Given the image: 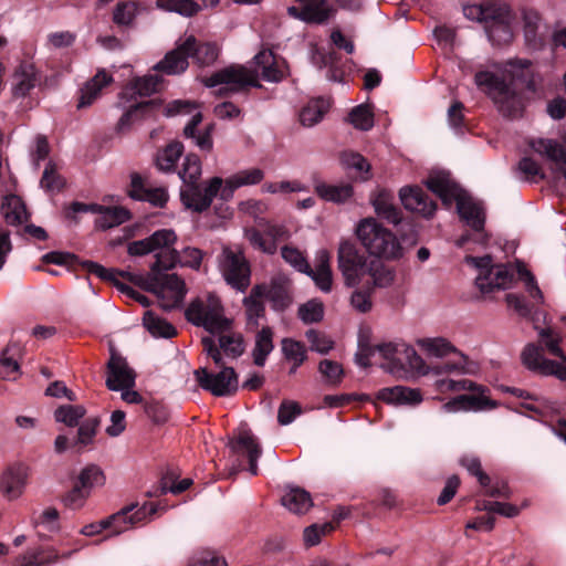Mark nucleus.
<instances>
[{"label": "nucleus", "mask_w": 566, "mask_h": 566, "mask_svg": "<svg viewBox=\"0 0 566 566\" xmlns=\"http://www.w3.org/2000/svg\"><path fill=\"white\" fill-rule=\"evenodd\" d=\"M254 70L242 65L226 67L205 78V85L208 87L226 85V90L239 92L248 85L258 86L259 75L268 82H280L285 76V62L277 59L270 50L259 52L254 56Z\"/></svg>", "instance_id": "f257e3e1"}, {"label": "nucleus", "mask_w": 566, "mask_h": 566, "mask_svg": "<svg viewBox=\"0 0 566 566\" xmlns=\"http://www.w3.org/2000/svg\"><path fill=\"white\" fill-rule=\"evenodd\" d=\"M427 187L446 206H450L454 201L460 218L476 232L475 241L480 244L486 243L488 235L484 233L485 210L481 202L470 197L444 171L432 172L427 180Z\"/></svg>", "instance_id": "f03ea898"}, {"label": "nucleus", "mask_w": 566, "mask_h": 566, "mask_svg": "<svg viewBox=\"0 0 566 566\" xmlns=\"http://www.w3.org/2000/svg\"><path fill=\"white\" fill-rule=\"evenodd\" d=\"M202 345L207 355L213 360L220 370L218 373H213L207 367L198 368L193 373L196 381L203 390L209 391L217 397H224L234 394L239 386L235 370L232 367L227 366V361L223 359L221 352L216 346V342L212 337H203Z\"/></svg>", "instance_id": "7ed1b4c3"}, {"label": "nucleus", "mask_w": 566, "mask_h": 566, "mask_svg": "<svg viewBox=\"0 0 566 566\" xmlns=\"http://www.w3.org/2000/svg\"><path fill=\"white\" fill-rule=\"evenodd\" d=\"M355 232L369 255L384 260L402 258L403 248L397 235L375 218L361 219L357 223Z\"/></svg>", "instance_id": "20e7f679"}, {"label": "nucleus", "mask_w": 566, "mask_h": 566, "mask_svg": "<svg viewBox=\"0 0 566 566\" xmlns=\"http://www.w3.org/2000/svg\"><path fill=\"white\" fill-rule=\"evenodd\" d=\"M176 241L177 235L172 230L160 229L148 238L128 243L127 252L133 256L155 253L156 261L151 265V272L167 271L177 262V251L174 249Z\"/></svg>", "instance_id": "39448f33"}, {"label": "nucleus", "mask_w": 566, "mask_h": 566, "mask_svg": "<svg viewBox=\"0 0 566 566\" xmlns=\"http://www.w3.org/2000/svg\"><path fill=\"white\" fill-rule=\"evenodd\" d=\"M186 317L211 334L227 332L231 324L224 316L221 301L212 294L192 301L186 311Z\"/></svg>", "instance_id": "423d86ee"}, {"label": "nucleus", "mask_w": 566, "mask_h": 566, "mask_svg": "<svg viewBox=\"0 0 566 566\" xmlns=\"http://www.w3.org/2000/svg\"><path fill=\"white\" fill-rule=\"evenodd\" d=\"M374 350L385 360L380 367L396 377L403 376L408 368L420 367L422 363L415 348L402 340L379 344Z\"/></svg>", "instance_id": "0eeeda50"}, {"label": "nucleus", "mask_w": 566, "mask_h": 566, "mask_svg": "<svg viewBox=\"0 0 566 566\" xmlns=\"http://www.w3.org/2000/svg\"><path fill=\"white\" fill-rule=\"evenodd\" d=\"M465 262L478 270L475 284L482 293L506 290L513 283V272L504 264H493L490 255L465 256Z\"/></svg>", "instance_id": "6e6552de"}, {"label": "nucleus", "mask_w": 566, "mask_h": 566, "mask_svg": "<svg viewBox=\"0 0 566 566\" xmlns=\"http://www.w3.org/2000/svg\"><path fill=\"white\" fill-rule=\"evenodd\" d=\"M475 84L494 101L503 115L514 116L520 112L521 98L504 80L491 72L481 71L475 74Z\"/></svg>", "instance_id": "1a4fd4ad"}, {"label": "nucleus", "mask_w": 566, "mask_h": 566, "mask_svg": "<svg viewBox=\"0 0 566 566\" xmlns=\"http://www.w3.org/2000/svg\"><path fill=\"white\" fill-rule=\"evenodd\" d=\"M440 392L448 391H472V395H460L442 406L446 412L479 409L486 401L483 396L484 388L469 379H439L436 382Z\"/></svg>", "instance_id": "9d476101"}, {"label": "nucleus", "mask_w": 566, "mask_h": 566, "mask_svg": "<svg viewBox=\"0 0 566 566\" xmlns=\"http://www.w3.org/2000/svg\"><path fill=\"white\" fill-rule=\"evenodd\" d=\"M338 269L348 286H356L365 282L370 272L371 260L361 253L352 241H342L337 252Z\"/></svg>", "instance_id": "9b49d317"}, {"label": "nucleus", "mask_w": 566, "mask_h": 566, "mask_svg": "<svg viewBox=\"0 0 566 566\" xmlns=\"http://www.w3.org/2000/svg\"><path fill=\"white\" fill-rule=\"evenodd\" d=\"M218 268L231 287L240 292H244L249 287L251 268L241 250L223 248L218 256Z\"/></svg>", "instance_id": "f8f14e48"}, {"label": "nucleus", "mask_w": 566, "mask_h": 566, "mask_svg": "<svg viewBox=\"0 0 566 566\" xmlns=\"http://www.w3.org/2000/svg\"><path fill=\"white\" fill-rule=\"evenodd\" d=\"M92 212L97 214L95 227L99 230H107L126 222L130 218V213L123 207H105L97 203L73 202L66 211V218L76 220V213Z\"/></svg>", "instance_id": "ddd939ff"}, {"label": "nucleus", "mask_w": 566, "mask_h": 566, "mask_svg": "<svg viewBox=\"0 0 566 566\" xmlns=\"http://www.w3.org/2000/svg\"><path fill=\"white\" fill-rule=\"evenodd\" d=\"M158 507L159 506L153 502L145 503L142 506L130 504L107 518H104V523L106 528L112 530L113 535H118L133 528L135 525L149 521L150 517L156 514Z\"/></svg>", "instance_id": "4468645a"}, {"label": "nucleus", "mask_w": 566, "mask_h": 566, "mask_svg": "<svg viewBox=\"0 0 566 566\" xmlns=\"http://www.w3.org/2000/svg\"><path fill=\"white\" fill-rule=\"evenodd\" d=\"M155 275L154 291L161 302V307L171 310L180 305L186 295V285L176 274H163L161 271L153 272Z\"/></svg>", "instance_id": "2eb2a0df"}, {"label": "nucleus", "mask_w": 566, "mask_h": 566, "mask_svg": "<svg viewBox=\"0 0 566 566\" xmlns=\"http://www.w3.org/2000/svg\"><path fill=\"white\" fill-rule=\"evenodd\" d=\"M522 363L526 368L544 376H555L566 381V366L563 363L551 360L544 357L542 347L535 344H527L521 355Z\"/></svg>", "instance_id": "dca6fc26"}, {"label": "nucleus", "mask_w": 566, "mask_h": 566, "mask_svg": "<svg viewBox=\"0 0 566 566\" xmlns=\"http://www.w3.org/2000/svg\"><path fill=\"white\" fill-rule=\"evenodd\" d=\"M492 14L488 15L484 24L489 40L495 45H502L511 42L513 38V15L510 8L505 4H496Z\"/></svg>", "instance_id": "f3484780"}, {"label": "nucleus", "mask_w": 566, "mask_h": 566, "mask_svg": "<svg viewBox=\"0 0 566 566\" xmlns=\"http://www.w3.org/2000/svg\"><path fill=\"white\" fill-rule=\"evenodd\" d=\"M223 180L220 177H213L205 188L195 184L188 185L181 190V199L185 206L193 211L201 212L208 209L213 198L222 190Z\"/></svg>", "instance_id": "a211bd4d"}, {"label": "nucleus", "mask_w": 566, "mask_h": 566, "mask_svg": "<svg viewBox=\"0 0 566 566\" xmlns=\"http://www.w3.org/2000/svg\"><path fill=\"white\" fill-rule=\"evenodd\" d=\"M30 473L31 469L25 463L13 462L9 464L0 476V490L3 495L9 500L19 499L28 485Z\"/></svg>", "instance_id": "6ab92c4d"}, {"label": "nucleus", "mask_w": 566, "mask_h": 566, "mask_svg": "<svg viewBox=\"0 0 566 566\" xmlns=\"http://www.w3.org/2000/svg\"><path fill=\"white\" fill-rule=\"evenodd\" d=\"M135 378V371L128 366L126 359L117 353L112 352L107 363V388L113 391L133 388Z\"/></svg>", "instance_id": "aec40b11"}, {"label": "nucleus", "mask_w": 566, "mask_h": 566, "mask_svg": "<svg viewBox=\"0 0 566 566\" xmlns=\"http://www.w3.org/2000/svg\"><path fill=\"white\" fill-rule=\"evenodd\" d=\"M297 6L289 7L291 17L306 23L323 24L331 15V8L325 0H296Z\"/></svg>", "instance_id": "412c9836"}, {"label": "nucleus", "mask_w": 566, "mask_h": 566, "mask_svg": "<svg viewBox=\"0 0 566 566\" xmlns=\"http://www.w3.org/2000/svg\"><path fill=\"white\" fill-rule=\"evenodd\" d=\"M192 44V35L185 39L177 48L168 52L165 57L155 66V70L161 71L168 75H176L185 72L189 65Z\"/></svg>", "instance_id": "4be33fe9"}, {"label": "nucleus", "mask_w": 566, "mask_h": 566, "mask_svg": "<svg viewBox=\"0 0 566 566\" xmlns=\"http://www.w3.org/2000/svg\"><path fill=\"white\" fill-rule=\"evenodd\" d=\"M192 44V35L185 39L177 48L168 52L165 57L155 66V70L161 71L168 75H176L185 72L189 65Z\"/></svg>", "instance_id": "5701e85b"}, {"label": "nucleus", "mask_w": 566, "mask_h": 566, "mask_svg": "<svg viewBox=\"0 0 566 566\" xmlns=\"http://www.w3.org/2000/svg\"><path fill=\"white\" fill-rule=\"evenodd\" d=\"M230 446L235 453L248 457L249 471L252 475H256L259 472L258 459L261 455V448L252 432L248 429H241Z\"/></svg>", "instance_id": "b1692460"}, {"label": "nucleus", "mask_w": 566, "mask_h": 566, "mask_svg": "<svg viewBox=\"0 0 566 566\" xmlns=\"http://www.w3.org/2000/svg\"><path fill=\"white\" fill-rule=\"evenodd\" d=\"M399 197L406 209L424 217H431L436 211V203L419 187H403Z\"/></svg>", "instance_id": "393cba45"}, {"label": "nucleus", "mask_w": 566, "mask_h": 566, "mask_svg": "<svg viewBox=\"0 0 566 566\" xmlns=\"http://www.w3.org/2000/svg\"><path fill=\"white\" fill-rule=\"evenodd\" d=\"M264 178V172L260 168H250L240 170L226 180L222 184L221 199L229 200L233 197L237 189L244 186L258 185Z\"/></svg>", "instance_id": "a878e982"}, {"label": "nucleus", "mask_w": 566, "mask_h": 566, "mask_svg": "<svg viewBox=\"0 0 566 566\" xmlns=\"http://www.w3.org/2000/svg\"><path fill=\"white\" fill-rule=\"evenodd\" d=\"M113 82V75L102 69L81 88L77 108L91 106L102 94V90Z\"/></svg>", "instance_id": "bb28decb"}, {"label": "nucleus", "mask_w": 566, "mask_h": 566, "mask_svg": "<svg viewBox=\"0 0 566 566\" xmlns=\"http://www.w3.org/2000/svg\"><path fill=\"white\" fill-rule=\"evenodd\" d=\"M370 202L374 207L376 214L392 224H398L401 221V213L399 208L395 205L394 195L385 189L376 191Z\"/></svg>", "instance_id": "cd10ccee"}, {"label": "nucleus", "mask_w": 566, "mask_h": 566, "mask_svg": "<svg viewBox=\"0 0 566 566\" xmlns=\"http://www.w3.org/2000/svg\"><path fill=\"white\" fill-rule=\"evenodd\" d=\"M290 289V279L284 274H277L272 277L270 285H266L264 298L271 302L274 310H284L291 303Z\"/></svg>", "instance_id": "c85d7f7f"}, {"label": "nucleus", "mask_w": 566, "mask_h": 566, "mask_svg": "<svg viewBox=\"0 0 566 566\" xmlns=\"http://www.w3.org/2000/svg\"><path fill=\"white\" fill-rule=\"evenodd\" d=\"M377 398L392 405L415 406L422 401V395L419 389L405 386L382 388L377 392Z\"/></svg>", "instance_id": "c756f323"}, {"label": "nucleus", "mask_w": 566, "mask_h": 566, "mask_svg": "<svg viewBox=\"0 0 566 566\" xmlns=\"http://www.w3.org/2000/svg\"><path fill=\"white\" fill-rule=\"evenodd\" d=\"M329 261L331 255L328 251L321 249L315 256V268H311V271L305 272L323 292H329L332 290L333 275Z\"/></svg>", "instance_id": "7c9ffc66"}, {"label": "nucleus", "mask_w": 566, "mask_h": 566, "mask_svg": "<svg viewBox=\"0 0 566 566\" xmlns=\"http://www.w3.org/2000/svg\"><path fill=\"white\" fill-rule=\"evenodd\" d=\"M340 163L355 179L367 181L371 178L370 164L360 154L344 151L340 155Z\"/></svg>", "instance_id": "2f4dec72"}, {"label": "nucleus", "mask_w": 566, "mask_h": 566, "mask_svg": "<svg viewBox=\"0 0 566 566\" xmlns=\"http://www.w3.org/2000/svg\"><path fill=\"white\" fill-rule=\"evenodd\" d=\"M281 502L283 506L295 514H304L313 505L311 494L297 486L289 488L282 496Z\"/></svg>", "instance_id": "473e14b6"}, {"label": "nucleus", "mask_w": 566, "mask_h": 566, "mask_svg": "<svg viewBox=\"0 0 566 566\" xmlns=\"http://www.w3.org/2000/svg\"><path fill=\"white\" fill-rule=\"evenodd\" d=\"M3 218L8 224L17 226L25 222L29 218L22 199L15 195L7 196L1 205Z\"/></svg>", "instance_id": "72a5a7b5"}, {"label": "nucleus", "mask_w": 566, "mask_h": 566, "mask_svg": "<svg viewBox=\"0 0 566 566\" xmlns=\"http://www.w3.org/2000/svg\"><path fill=\"white\" fill-rule=\"evenodd\" d=\"M395 280V272L392 269L386 266L379 261L371 260L370 272L365 277V282L361 285L374 289V287H387L392 284Z\"/></svg>", "instance_id": "f704fd0d"}, {"label": "nucleus", "mask_w": 566, "mask_h": 566, "mask_svg": "<svg viewBox=\"0 0 566 566\" xmlns=\"http://www.w3.org/2000/svg\"><path fill=\"white\" fill-rule=\"evenodd\" d=\"M266 293L265 284H258L252 287L249 296L244 297L243 304L245 307L247 316L250 322L258 324L259 318L264 315V295Z\"/></svg>", "instance_id": "c9c22d12"}, {"label": "nucleus", "mask_w": 566, "mask_h": 566, "mask_svg": "<svg viewBox=\"0 0 566 566\" xmlns=\"http://www.w3.org/2000/svg\"><path fill=\"white\" fill-rule=\"evenodd\" d=\"M218 344L216 346L221 352L223 359L227 361L235 360L239 358L244 352V343L243 338L240 334L235 333H220Z\"/></svg>", "instance_id": "e433bc0d"}, {"label": "nucleus", "mask_w": 566, "mask_h": 566, "mask_svg": "<svg viewBox=\"0 0 566 566\" xmlns=\"http://www.w3.org/2000/svg\"><path fill=\"white\" fill-rule=\"evenodd\" d=\"M36 83L32 64H21L13 75L12 91L15 96H25Z\"/></svg>", "instance_id": "4c0bfd02"}, {"label": "nucleus", "mask_w": 566, "mask_h": 566, "mask_svg": "<svg viewBox=\"0 0 566 566\" xmlns=\"http://www.w3.org/2000/svg\"><path fill=\"white\" fill-rule=\"evenodd\" d=\"M202 115L200 112L195 113L191 116L189 123L185 126L184 134L187 138H191L195 140V144L201 149L210 151L213 147V142L211 137L212 126H209L201 134H196L197 126L201 123Z\"/></svg>", "instance_id": "58836bf2"}, {"label": "nucleus", "mask_w": 566, "mask_h": 566, "mask_svg": "<svg viewBox=\"0 0 566 566\" xmlns=\"http://www.w3.org/2000/svg\"><path fill=\"white\" fill-rule=\"evenodd\" d=\"M273 348V333L269 327H263L255 336V344L252 350L253 363L260 367L264 366Z\"/></svg>", "instance_id": "ea45409f"}, {"label": "nucleus", "mask_w": 566, "mask_h": 566, "mask_svg": "<svg viewBox=\"0 0 566 566\" xmlns=\"http://www.w3.org/2000/svg\"><path fill=\"white\" fill-rule=\"evenodd\" d=\"M143 325L154 337L171 338L177 334L176 328L168 321L151 311L145 312Z\"/></svg>", "instance_id": "a19ab883"}, {"label": "nucleus", "mask_w": 566, "mask_h": 566, "mask_svg": "<svg viewBox=\"0 0 566 566\" xmlns=\"http://www.w3.org/2000/svg\"><path fill=\"white\" fill-rule=\"evenodd\" d=\"M161 82L163 78L158 74H149L143 77H137L129 83V85L124 91V95L130 94L138 96H149L159 90Z\"/></svg>", "instance_id": "79ce46f5"}, {"label": "nucleus", "mask_w": 566, "mask_h": 566, "mask_svg": "<svg viewBox=\"0 0 566 566\" xmlns=\"http://www.w3.org/2000/svg\"><path fill=\"white\" fill-rule=\"evenodd\" d=\"M329 102L324 98H315L302 108L300 113V122L303 126L312 127L322 120L323 116L329 109Z\"/></svg>", "instance_id": "37998d69"}, {"label": "nucleus", "mask_w": 566, "mask_h": 566, "mask_svg": "<svg viewBox=\"0 0 566 566\" xmlns=\"http://www.w3.org/2000/svg\"><path fill=\"white\" fill-rule=\"evenodd\" d=\"M315 190L322 199L336 203L346 202L353 196V187L348 184L327 185L322 182L315 186Z\"/></svg>", "instance_id": "c03bdc74"}, {"label": "nucleus", "mask_w": 566, "mask_h": 566, "mask_svg": "<svg viewBox=\"0 0 566 566\" xmlns=\"http://www.w3.org/2000/svg\"><path fill=\"white\" fill-rule=\"evenodd\" d=\"M417 345L427 355L433 357H444L451 353H457V348L443 337H428L417 340Z\"/></svg>", "instance_id": "a18cd8bd"}, {"label": "nucleus", "mask_w": 566, "mask_h": 566, "mask_svg": "<svg viewBox=\"0 0 566 566\" xmlns=\"http://www.w3.org/2000/svg\"><path fill=\"white\" fill-rule=\"evenodd\" d=\"M57 559L59 555L54 549L28 551L17 559L15 566H49Z\"/></svg>", "instance_id": "49530a36"}, {"label": "nucleus", "mask_w": 566, "mask_h": 566, "mask_svg": "<svg viewBox=\"0 0 566 566\" xmlns=\"http://www.w3.org/2000/svg\"><path fill=\"white\" fill-rule=\"evenodd\" d=\"M182 153L184 145L180 142L170 143L157 156L158 168L163 171L174 170Z\"/></svg>", "instance_id": "de8ad7c7"}, {"label": "nucleus", "mask_w": 566, "mask_h": 566, "mask_svg": "<svg viewBox=\"0 0 566 566\" xmlns=\"http://www.w3.org/2000/svg\"><path fill=\"white\" fill-rule=\"evenodd\" d=\"M190 57L200 66L210 65L218 57V49L211 43H197L192 36Z\"/></svg>", "instance_id": "09e8293b"}, {"label": "nucleus", "mask_w": 566, "mask_h": 566, "mask_svg": "<svg viewBox=\"0 0 566 566\" xmlns=\"http://www.w3.org/2000/svg\"><path fill=\"white\" fill-rule=\"evenodd\" d=\"M76 483L91 494L95 486L105 483V475L99 467L91 464L81 470Z\"/></svg>", "instance_id": "8fccbe9b"}, {"label": "nucleus", "mask_w": 566, "mask_h": 566, "mask_svg": "<svg viewBox=\"0 0 566 566\" xmlns=\"http://www.w3.org/2000/svg\"><path fill=\"white\" fill-rule=\"evenodd\" d=\"M282 353L286 360L301 366L307 358V350L304 344L293 338H284L281 342Z\"/></svg>", "instance_id": "3c124183"}, {"label": "nucleus", "mask_w": 566, "mask_h": 566, "mask_svg": "<svg viewBox=\"0 0 566 566\" xmlns=\"http://www.w3.org/2000/svg\"><path fill=\"white\" fill-rule=\"evenodd\" d=\"M538 336L547 348L548 353L558 357L560 359L558 363H563V365H565L566 355L562 348V336L554 333V331L551 328H541L538 331Z\"/></svg>", "instance_id": "603ef678"}, {"label": "nucleus", "mask_w": 566, "mask_h": 566, "mask_svg": "<svg viewBox=\"0 0 566 566\" xmlns=\"http://www.w3.org/2000/svg\"><path fill=\"white\" fill-rule=\"evenodd\" d=\"M516 272L525 284V290L536 304L544 303V295L537 284L535 276L522 262H516Z\"/></svg>", "instance_id": "864d4df0"}, {"label": "nucleus", "mask_w": 566, "mask_h": 566, "mask_svg": "<svg viewBox=\"0 0 566 566\" xmlns=\"http://www.w3.org/2000/svg\"><path fill=\"white\" fill-rule=\"evenodd\" d=\"M86 410L80 405H65L59 407L54 411V418L57 422H62L67 427H75L78 421L85 416Z\"/></svg>", "instance_id": "5fc2aeb1"}, {"label": "nucleus", "mask_w": 566, "mask_h": 566, "mask_svg": "<svg viewBox=\"0 0 566 566\" xmlns=\"http://www.w3.org/2000/svg\"><path fill=\"white\" fill-rule=\"evenodd\" d=\"M157 6L184 17H192L200 10V6L193 0H158Z\"/></svg>", "instance_id": "6e6d98bb"}, {"label": "nucleus", "mask_w": 566, "mask_h": 566, "mask_svg": "<svg viewBox=\"0 0 566 566\" xmlns=\"http://www.w3.org/2000/svg\"><path fill=\"white\" fill-rule=\"evenodd\" d=\"M245 237L254 249H258L268 254H274L276 252V244L272 239H269L266 234L259 229H248Z\"/></svg>", "instance_id": "4d7b16f0"}, {"label": "nucleus", "mask_w": 566, "mask_h": 566, "mask_svg": "<svg viewBox=\"0 0 566 566\" xmlns=\"http://www.w3.org/2000/svg\"><path fill=\"white\" fill-rule=\"evenodd\" d=\"M201 175V163L197 155L189 154L186 156L179 177L187 185L196 184Z\"/></svg>", "instance_id": "13d9d810"}, {"label": "nucleus", "mask_w": 566, "mask_h": 566, "mask_svg": "<svg viewBox=\"0 0 566 566\" xmlns=\"http://www.w3.org/2000/svg\"><path fill=\"white\" fill-rule=\"evenodd\" d=\"M15 345H9L2 353L0 358V378L4 380H15L20 375L19 363L9 353Z\"/></svg>", "instance_id": "bf43d9fd"}, {"label": "nucleus", "mask_w": 566, "mask_h": 566, "mask_svg": "<svg viewBox=\"0 0 566 566\" xmlns=\"http://www.w3.org/2000/svg\"><path fill=\"white\" fill-rule=\"evenodd\" d=\"M349 122L355 128L368 130L374 126L373 113L366 105H358L349 113Z\"/></svg>", "instance_id": "052dcab7"}, {"label": "nucleus", "mask_w": 566, "mask_h": 566, "mask_svg": "<svg viewBox=\"0 0 566 566\" xmlns=\"http://www.w3.org/2000/svg\"><path fill=\"white\" fill-rule=\"evenodd\" d=\"M281 254L284 261L291 264L298 272L305 273L306 271H311L308 262L298 249L285 245L282 248Z\"/></svg>", "instance_id": "680f3d73"}, {"label": "nucleus", "mask_w": 566, "mask_h": 566, "mask_svg": "<svg viewBox=\"0 0 566 566\" xmlns=\"http://www.w3.org/2000/svg\"><path fill=\"white\" fill-rule=\"evenodd\" d=\"M99 423L101 421L97 417H92L84 420L78 427L76 443L83 447L93 443Z\"/></svg>", "instance_id": "e2e57ef3"}, {"label": "nucleus", "mask_w": 566, "mask_h": 566, "mask_svg": "<svg viewBox=\"0 0 566 566\" xmlns=\"http://www.w3.org/2000/svg\"><path fill=\"white\" fill-rule=\"evenodd\" d=\"M91 494L76 482L73 488L63 496V503L71 510L82 509Z\"/></svg>", "instance_id": "0e129e2a"}, {"label": "nucleus", "mask_w": 566, "mask_h": 566, "mask_svg": "<svg viewBox=\"0 0 566 566\" xmlns=\"http://www.w3.org/2000/svg\"><path fill=\"white\" fill-rule=\"evenodd\" d=\"M40 185L46 191H59L62 189L64 181L56 172L55 165L51 161L45 166Z\"/></svg>", "instance_id": "69168bd1"}, {"label": "nucleus", "mask_w": 566, "mask_h": 566, "mask_svg": "<svg viewBox=\"0 0 566 566\" xmlns=\"http://www.w3.org/2000/svg\"><path fill=\"white\" fill-rule=\"evenodd\" d=\"M137 6L134 2L118 3L114 10L113 20L118 25H128L135 19Z\"/></svg>", "instance_id": "338daca9"}, {"label": "nucleus", "mask_w": 566, "mask_h": 566, "mask_svg": "<svg viewBox=\"0 0 566 566\" xmlns=\"http://www.w3.org/2000/svg\"><path fill=\"white\" fill-rule=\"evenodd\" d=\"M323 304L317 301H310L303 304L298 310L301 319L305 323H316L323 318Z\"/></svg>", "instance_id": "774afa93"}]
</instances>
